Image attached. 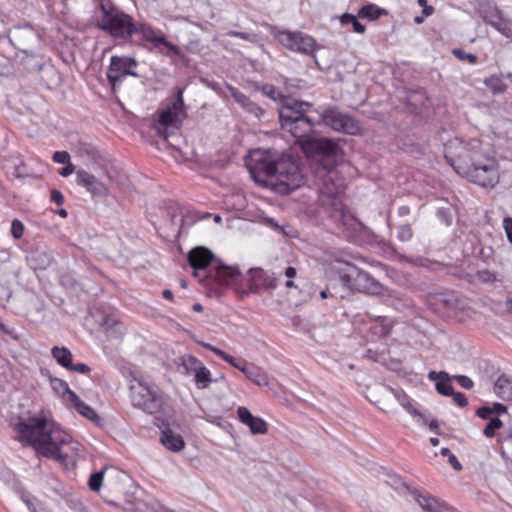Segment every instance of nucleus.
Masks as SVG:
<instances>
[{"label": "nucleus", "instance_id": "nucleus-1", "mask_svg": "<svg viewBox=\"0 0 512 512\" xmlns=\"http://www.w3.org/2000/svg\"><path fill=\"white\" fill-rule=\"evenodd\" d=\"M302 151L317 165L319 202L326 209L329 218L339 230L353 229L357 224L355 216L342 203L344 179L339 176L336 167L343 160V150L338 142L325 137L306 139L301 144Z\"/></svg>", "mask_w": 512, "mask_h": 512}, {"label": "nucleus", "instance_id": "nucleus-2", "mask_svg": "<svg viewBox=\"0 0 512 512\" xmlns=\"http://www.w3.org/2000/svg\"><path fill=\"white\" fill-rule=\"evenodd\" d=\"M445 158L459 175L481 187L493 188L499 182V164L478 139L451 143L445 148Z\"/></svg>", "mask_w": 512, "mask_h": 512}, {"label": "nucleus", "instance_id": "nucleus-3", "mask_svg": "<svg viewBox=\"0 0 512 512\" xmlns=\"http://www.w3.org/2000/svg\"><path fill=\"white\" fill-rule=\"evenodd\" d=\"M19 439L33 446L41 455L53 458L57 461H65L67 453L62 451V446L70 444L72 437L62 431L44 413L20 417L16 424Z\"/></svg>", "mask_w": 512, "mask_h": 512}, {"label": "nucleus", "instance_id": "nucleus-4", "mask_svg": "<svg viewBox=\"0 0 512 512\" xmlns=\"http://www.w3.org/2000/svg\"><path fill=\"white\" fill-rule=\"evenodd\" d=\"M249 170L255 181H262V176L269 178L271 185L282 194H288L304 184L300 163L289 154L255 152Z\"/></svg>", "mask_w": 512, "mask_h": 512}, {"label": "nucleus", "instance_id": "nucleus-5", "mask_svg": "<svg viewBox=\"0 0 512 512\" xmlns=\"http://www.w3.org/2000/svg\"><path fill=\"white\" fill-rule=\"evenodd\" d=\"M311 108V103L286 98L278 110L281 128L289 132L300 147L306 139L314 138L311 133L316 122L306 115Z\"/></svg>", "mask_w": 512, "mask_h": 512}, {"label": "nucleus", "instance_id": "nucleus-6", "mask_svg": "<svg viewBox=\"0 0 512 512\" xmlns=\"http://www.w3.org/2000/svg\"><path fill=\"white\" fill-rule=\"evenodd\" d=\"M10 43L18 50L16 58L30 72L39 71L38 54L42 46L40 33L30 24L14 27L9 34Z\"/></svg>", "mask_w": 512, "mask_h": 512}, {"label": "nucleus", "instance_id": "nucleus-7", "mask_svg": "<svg viewBox=\"0 0 512 512\" xmlns=\"http://www.w3.org/2000/svg\"><path fill=\"white\" fill-rule=\"evenodd\" d=\"M101 17L96 27L115 39L127 40L136 34V23L133 18L114 7L109 1L100 2Z\"/></svg>", "mask_w": 512, "mask_h": 512}, {"label": "nucleus", "instance_id": "nucleus-8", "mask_svg": "<svg viewBox=\"0 0 512 512\" xmlns=\"http://www.w3.org/2000/svg\"><path fill=\"white\" fill-rule=\"evenodd\" d=\"M130 397L134 407L154 414L160 411L164 403L163 395L155 386H150L141 379L130 382Z\"/></svg>", "mask_w": 512, "mask_h": 512}, {"label": "nucleus", "instance_id": "nucleus-9", "mask_svg": "<svg viewBox=\"0 0 512 512\" xmlns=\"http://www.w3.org/2000/svg\"><path fill=\"white\" fill-rule=\"evenodd\" d=\"M185 117L186 113L183 100V88L176 87L173 101L159 112V117L156 123L158 134L168 143V145L175 147V145L169 141V137L174 134H169L167 132V127H177Z\"/></svg>", "mask_w": 512, "mask_h": 512}, {"label": "nucleus", "instance_id": "nucleus-10", "mask_svg": "<svg viewBox=\"0 0 512 512\" xmlns=\"http://www.w3.org/2000/svg\"><path fill=\"white\" fill-rule=\"evenodd\" d=\"M320 122L336 132L349 135H356L361 130L360 123L355 118L335 106L327 107L322 112Z\"/></svg>", "mask_w": 512, "mask_h": 512}, {"label": "nucleus", "instance_id": "nucleus-11", "mask_svg": "<svg viewBox=\"0 0 512 512\" xmlns=\"http://www.w3.org/2000/svg\"><path fill=\"white\" fill-rule=\"evenodd\" d=\"M136 33L140 34L143 41L149 42L160 53L169 57L176 56L179 59H184L181 49L169 42L161 30L155 29L149 24L140 23L139 25L136 24Z\"/></svg>", "mask_w": 512, "mask_h": 512}, {"label": "nucleus", "instance_id": "nucleus-12", "mask_svg": "<svg viewBox=\"0 0 512 512\" xmlns=\"http://www.w3.org/2000/svg\"><path fill=\"white\" fill-rule=\"evenodd\" d=\"M138 66V62L131 57L112 56L107 71V78L113 90L121 84L126 76L137 77L134 69Z\"/></svg>", "mask_w": 512, "mask_h": 512}, {"label": "nucleus", "instance_id": "nucleus-13", "mask_svg": "<svg viewBox=\"0 0 512 512\" xmlns=\"http://www.w3.org/2000/svg\"><path fill=\"white\" fill-rule=\"evenodd\" d=\"M249 290H239L238 294L241 298L246 297L248 294H259L262 290H274L278 285V280L273 273L264 271L262 268H251L248 271Z\"/></svg>", "mask_w": 512, "mask_h": 512}, {"label": "nucleus", "instance_id": "nucleus-14", "mask_svg": "<svg viewBox=\"0 0 512 512\" xmlns=\"http://www.w3.org/2000/svg\"><path fill=\"white\" fill-rule=\"evenodd\" d=\"M277 40L292 51L312 55L315 51V40L302 32L282 31L276 36Z\"/></svg>", "mask_w": 512, "mask_h": 512}, {"label": "nucleus", "instance_id": "nucleus-15", "mask_svg": "<svg viewBox=\"0 0 512 512\" xmlns=\"http://www.w3.org/2000/svg\"><path fill=\"white\" fill-rule=\"evenodd\" d=\"M479 14L482 19L500 33L505 36H510L511 30V22L508 19H505L502 16L501 11L495 5H480Z\"/></svg>", "mask_w": 512, "mask_h": 512}, {"label": "nucleus", "instance_id": "nucleus-16", "mask_svg": "<svg viewBox=\"0 0 512 512\" xmlns=\"http://www.w3.org/2000/svg\"><path fill=\"white\" fill-rule=\"evenodd\" d=\"M207 276L218 284L233 285L241 277V272L236 266H228L217 261L214 266L210 268Z\"/></svg>", "mask_w": 512, "mask_h": 512}, {"label": "nucleus", "instance_id": "nucleus-17", "mask_svg": "<svg viewBox=\"0 0 512 512\" xmlns=\"http://www.w3.org/2000/svg\"><path fill=\"white\" fill-rule=\"evenodd\" d=\"M190 266L194 269L193 275L198 276L199 270H205L208 266L215 262L214 254L206 247L198 246L191 249L187 256Z\"/></svg>", "mask_w": 512, "mask_h": 512}, {"label": "nucleus", "instance_id": "nucleus-18", "mask_svg": "<svg viewBox=\"0 0 512 512\" xmlns=\"http://www.w3.org/2000/svg\"><path fill=\"white\" fill-rule=\"evenodd\" d=\"M76 182L85 187L93 196H105L107 194L106 186L94 175L83 169L76 171Z\"/></svg>", "mask_w": 512, "mask_h": 512}, {"label": "nucleus", "instance_id": "nucleus-19", "mask_svg": "<svg viewBox=\"0 0 512 512\" xmlns=\"http://www.w3.org/2000/svg\"><path fill=\"white\" fill-rule=\"evenodd\" d=\"M237 416L244 425L249 427L252 434L267 433L266 422L262 418L252 415L246 407H239L237 409Z\"/></svg>", "mask_w": 512, "mask_h": 512}, {"label": "nucleus", "instance_id": "nucleus-20", "mask_svg": "<svg viewBox=\"0 0 512 512\" xmlns=\"http://www.w3.org/2000/svg\"><path fill=\"white\" fill-rule=\"evenodd\" d=\"M355 286L360 292L372 295H378L382 291V285L364 271L357 272Z\"/></svg>", "mask_w": 512, "mask_h": 512}, {"label": "nucleus", "instance_id": "nucleus-21", "mask_svg": "<svg viewBox=\"0 0 512 512\" xmlns=\"http://www.w3.org/2000/svg\"><path fill=\"white\" fill-rule=\"evenodd\" d=\"M412 495L424 512H453L450 507L439 503L433 497L422 495L416 490L412 491Z\"/></svg>", "mask_w": 512, "mask_h": 512}, {"label": "nucleus", "instance_id": "nucleus-22", "mask_svg": "<svg viewBox=\"0 0 512 512\" xmlns=\"http://www.w3.org/2000/svg\"><path fill=\"white\" fill-rule=\"evenodd\" d=\"M51 253L45 250L35 249L27 256L28 265L34 270H45L52 263Z\"/></svg>", "mask_w": 512, "mask_h": 512}, {"label": "nucleus", "instance_id": "nucleus-23", "mask_svg": "<svg viewBox=\"0 0 512 512\" xmlns=\"http://www.w3.org/2000/svg\"><path fill=\"white\" fill-rule=\"evenodd\" d=\"M494 393L502 400H512V378L506 374L500 375L494 384Z\"/></svg>", "mask_w": 512, "mask_h": 512}, {"label": "nucleus", "instance_id": "nucleus-24", "mask_svg": "<svg viewBox=\"0 0 512 512\" xmlns=\"http://www.w3.org/2000/svg\"><path fill=\"white\" fill-rule=\"evenodd\" d=\"M50 385L53 391L65 402L71 403L72 400H77V395L69 388L66 381L60 378L50 377Z\"/></svg>", "mask_w": 512, "mask_h": 512}, {"label": "nucleus", "instance_id": "nucleus-25", "mask_svg": "<svg viewBox=\"0 0 512 512\" xmlns=\"http://www.w3.org/2000/svg\"><path fill=\"white\" fill-rule=\"evenodd\" d=\"M161 443L169 450L178 452L185 446L182 436L174 434L170 429L162 431Z\"/></svg>", "mask_w": 512, "mask_h": 512}, {"label": "nucleus", "instance_id": "nucleus-26", "mask_svg": "<svg viewBox=\"0 0 512 512\" xmlns=\"http://www.w3.org/2000/svg\"><path fill=\"white\" fill-rule=\"evenodd\" d=\"M370 330L377 337H387L392 330V321L388 317L378 316L371 322Z\"/></svg>", "mask_w": 512, "mask_h": 512}, {"label": "nucleus", "instance_id": "nucleus-27", "mask_svg": "<svg viewBox=\"0 0 512 512\" xmlns=\"http://www.w3.org/2000/svg\"><path fill=\"white\" fill-rule=\"evenodd\" d=\"M388 391L393 393L395 398L398 400V402L401 404V406L407 410L410 414L414 416H418L423 420V424H426V419L424 418L423 414L419 412L416 408L413 407V405L410 402L409 397L403 392L399 390H394L390 387H385Z\"/></svg>", "mask_w": 512, "mask_h": 512}, {"label": "nucleus", "instance_id": "nucleus-28", "mask_svg": "<svg viewBox=\"0 0 512 512\" xmlns=\"http://www.w3.org/2000/svg\"><path fill=\"white\" fill-rule=\"evenodd\" d=\"M51 354L56 362L65 369H69L72 364L73 355L66 347L54 346L51 349Z\"/></svg>", "mask_w": 512, "mask_h": 512}, {"label": "nucleus", "instance_id": "nucleus-29", "mask_svg": "<svg viewBox=\"0 0 512 512\" xmlns=\"http://www.w3.org/2000/svg\"><path fill=\"white\" fill-rule=\"evenodd\" d=\"M245 376L258 386L268 385L267 375L259 367L250 365L248 369H242Z\"/></svg>", "mask_w": 512, "mask_h": 512}, {"label": "nucleus", "instance_id": "nucleus-30", "mask_svg": "<svg viewBox=\"0 0 512 512\" xmlns=\"http://www.w3.org/2000/svg\"><path fill=\"white\" fill-rule=\"evenodd\" d=\"M72 406L77 410L78 413H80L82 416L86 417L89 420H96L99 419L98 414L96 411L84 403L78 396L77 400H72L71 403Z\"/></svg>", "mask_w": 512, "mask_h": 512}, {"label": "nucleus", "instance_id": "nucleus-31", "mask_svg": "<svg viewBox=\"0 0 512 512\" xmlns=\"http://www.w3.org/2000/svg\"><path fill=\"white\" fill-rule=\"evenodd\" d=\"M386 12L379 7H377L374 4H368L363 6L359 10V17L369 19V20H376L378 19L382 14H385Z\"/></svg>", "mask_w": 512, "mask_h": 512}, {"label": "nucleus", "instance_id": "nucleus-32", "mask_svg": "<svg viewBox=\"0 0 512 512\" xmlns=\"http://www.w3.org/2000/svg\"><path fill=\"white\" fill-rule=\"evenodd\" d=\"M194 379L198 388H207L212 382L210 371L203 365L194 374Z\"/></svg>", "mask_w": 512, "mask_h": 512}, {"label": "nucleus", "instance_id": "nucleus-33", "mask_svg": "<svg viewBox=\"0 0 512 512\" xmlns=\"http://www.w3.org/2000/svg\"><path fill=\"white\" fill-rule=\"evenodd\" d=\"M452 379L453 378L450 377L449 374L447 373V376L439 379V381L436 382V391L443 396H450V394L453 393L454 390L451 385Z\"/></svg>", "mask_w": 512, "mask_h": 512}, {"label": "nucleus", "instance_id": "nucleus-34", "mask_svg": "<svg viewBox=\"0 0 512 512\" xmlns=\"http://www.w3.org/2000/svg\"><path fill=\"white\" fill-rule=\"evenodd\" d=\"M108 470H109V468L106 467V468L90 475L89 481H88V486L92 491L97 492L100 490L102 483H103L104 474Z\"/></svg>", "mask_w": 512, "mask_h": 512}, {"label": "nucleus", "instance_id": "nucleus-35", "mask_svg": "<svg viewBox=\"0 0 512 512\" xmlns=\"http://www.w3.org/2000/svg\"><path fill=\"white\" fill-rule=\"evenodd\" d=\"M183 366L187 370L188 373H196L203 366V363L199 361L196 357L192 355H188L183 358Z\"/></svg>", "mask_w": 512, "mask_h": 512}, {"label": "nucleus", "instance_id": "nucleus-36", "mask_svg": "<svg viewBox=\"0 0 512 512\" xmlns=\"http://www.w3.org/2000/svg\"><path fill=\"white\" fill-rule=\"evenodd\" d=\"M503 426V422L499 418H491L483 430V434L492 438L495 435V431Z\"/></svg>", "mask_w": 512, "mask_h": 512}, {"label": "nucleus", "instance_id": "nucleus-37", "mask_svg": "<svg viewBox=\"0 0 512 512\" xmlns=\"http://www.w3.org/2000/svg\"><path fill=\"white\" fill-rule=\"evenodd\" d=\"M452 54L460 61H468L471 64H475L477 61V56L475 54L467 53L460 48L453 49Z\"/></svg>", "mask_w": 512, "mask_h": 512}, {"label": "nucleus", "instance_id": "nucleus-38", "mask_svg": "<svg viewBox=\"0 0 512 512\" xmlns=\"http://www.w3.org/2000/svg\"><path fill=\"white\" fill-rule=\"evenodd\" d=\"M413 236L412 228L409 224H403L399 227L397 238L402 242L409 241Z\"/></svg>", "mask_w": 512, "mask_h": 512}, {"label": "nucleus", "instance_id": "nucleus-39", "mask_svg": "<svg viewBox=\"0 0 512 512\" xmlns=\"http://www.w3.org/2000/svg\"><path fill=\"white\" fill-rule=\"evenodd\" d=\"M477 279L481 282V283H494L495 281H497V276L495 273L489 271V270H481V271H478L477 273Z\"/></svg>", "mask_w": 512, "mask_h": 512}, {"label": "nucleus", "instance_id": "nucleus-40", "mask_svg": "<svg viewBox=\"0 0 512 512\" xmlns=\"http://www.w3.org/2000/svg\"><path fill=\"white\" fill-rule=\"evenodd\" d=\"M24 232V226L21 221L14 219L11 224V234L15 239L22 237Z\"/></svg>", "mask_w": 512, "mask_h": 512}, {"label": "nucleus", "instance_id": "nucleus-41", "mask_svg": "<svg viewBox=\"0 0 512 512\" xmlns=\"http://www.w3.org/2000/svg\"><path fill=\"white\" fill-rule=\"evenodd\" d=\"M263 92H264V94H266L268 97H270L273 100L283 98V95L281 94V92L273 85H265L263 87Z\"/></svg>", "mask_w": 512, "mask_h": 512}, {"label": "nucleus", "instance_id": "nucleus-42", "mask_svg": "<svg viewBox=\"0 0 512 512\" xmlns=\"http://www.w3.org/2000/svg\"><path fill=\"white\" fill-rule=\"evenodd\" d=\"M452 378L455 379L459 383V385L465 389L469 390L472 389L474 386L473 381L468 376L454 375Z\"/></svg>", "mask_w": 512, "mask_h": 512}, {"label": "nucleus", "instance_id": "nucleus-43", "mask_svg": "<svg viewBox=\"0 0 512 512\" xmlns=\"http://www.w3.org/2000/svg\"><path fill=\"white\" fill-rule=\"evenodd\" d=\"M284 274L288 278L287 282L285 283V286L287 288L295 287L292 279L297 275V270L294 267L289 266L285 269Z\"/></svg>", "mask_w": 512, "mask_h": 512}, {"label": "nucleus", "instance_id": "nucleus-44", "mask_svg": "<svg viewBox=\"0 0 512 512\" xmlns=\"http://www.w3.org/2000/svg\"><path fill=\"white\" fill-rule=\"evenodd\" d=\"M450 396L453 397V401L456 405H458L459 407H465L467 406L468 404V400L466 398V396L461 393V392H455L453 390V393L450 394Z\"/></svg>", "mask_w": 512, "mask_h": 512}, {"label": "nucleus", "instance_id": "nucleus-45", "mask_svg": "<svg viewBox=\"0 0 512 512\" xmlns=\"http://www.w3.org/2000/svg\"><path fill=\"white\" fill-rule=\"evenodd\" d=\"M232 97L242 107H246V104H249V98L245 94H243L235 89H232Z\"/></svg>", "mask_w": 512, "mask_h": 512}, {"label": "nucleus", "instance_id": "nucleus-46", "mask_svg": "<svg viewBox=\"0 0 512 512\" xmlns=\"http://www.w3.org/2000/svg\"><path fill=\"white\" fill-rule=\"evenodd\" d=\"M53 160L57 163L66 164L70 162V155L66 151H56L53 155Z\"/></svg>", "mask_w": 512, "mask_h": 512}, {"label": "nucleus", "instance_id": "nucleus-47", "mask_svg": "<svg viewBox=\"0 0 512 512\" xmlns=\"http://www.w3.org/2000/svg\"><path fill=\"white\" fill-rule=\"evenodd\" d=\"M68 370L74 371V372H77L80 374H88L91 371V368L84 363H77V364L72 363Z\"/></svg>", "mask_w": 512, "mask_h": 512}, {"label": "nucleus", "instance_id": "nucleus-48", "mask_svg": "<svg viewBox=\"0 0 512 512\" xmlns=\"http://www.w3.org/2000/svg\"><path fill=\"white\" fill-rule=\"evenodd\" d=\"M249 113L254 114L256 117H260L264 114V110L260 108L258 105L249 100V104H246L244 107Z\"/></svg>", "mask_w": 512, "mask_h": 512}, {"label": "nucleus", "instance_id": "nucleus-49", "mask_svg": "<svg viewBox=\"0 0 512 512\" xmlns=\"http://www.w3.org/2000/svg\"><path fill=\"white\" fill-rule=\"evenodd\" d=\"M249 113L254 114L256 117H260L264 114V110L260 108L258 105L249 100V104H246L244 107Z\"/></svg>", "mask_w": 512, "mask_h": 512}, {"label": "nucleus", "instance_id": "nucleus-50", "mask_svg": "<svg viewBox=\"0 0 512 512\" xmlns=\"http://www.w3.org/2000/svg\"><path fill=\"white\" fill-rule=\"evenodd\" d=\"M476 415L482 419H489L492 415V410L490 406H482L479 407L476 411Z\"/></svg>", "mask_w": 512, "mask_h": 512}, {"label": "nucleus", "instance_id": "nucleus-51", "mask_svg": "<svg viewBox=\"0 0 512 512\" xmlns=\"http://www.w3.org/2000/svg\"><path fill=\"white\" fill-rule=\"evenodd\" d=\"M51 201L55 202L58 205H62L64 202V197L59 190L53 189L50 194Z\"/></svg>", "mask_w": 512, "mask_h": 512}, {"label": "nucleus", "instance_id": "nucleus-52", "mask_svg": "<svg viewBox=\"0 0 512 512\" xmlns=\"http://www.w3.org/2000/svg\"><path fill=\"white\" fill-rule=\"evenodd\" d=\"M504 228H505L508 240L512 243V218L506 217L504 219Z\"/></svg>", "mask_w": 512, "mask_h": 512}, {"label": "nucleus", "instance_id": "nucleus-53", "mask_svg": "<svg viewBox=\"0 0 512 512\" xmlns=\"http://www.w3.org/2000/svg\"><path fill=\"white\" fill-rule=\"evenodd\" d=\"M75 171V167L73 164H71L70 162L66 163V166L63 167L60 171H59V174L62 176V177H68L69 175H71L73 172Z\"/></svg>", "mask_w": 512, "mask_h": 512}, {"label": "nucleus", "instance_id": "nucleus-54", "mask_svg": "<svg viewBox=\"0 0 512 512\" xmlns=\"http://www.w3.org/2000/svg\"><path fill=\"white\" fill-rule=\"evenodd\" d=\"M491 407L492 414H503L507 412V407L501 403H493Z\"/></svg>", "mask_w": 512, "mask_h": 512}, {"label": "nucleus", "instance_id": "nucleus-55", "mask_svg": "<svg viewBox=\"0 0 512 512\" xmlns=\"http://www.w3.org/2000/svg\"><path fill=\"white\" fill-rule=\"evenodd\" d=\"M445 376H447V372H445V371H440V372L430 371L428 374V379L431 381L437 382V381H439V379H441Z\"/></svg>", "mask_w": 512, "mask_h": 512}, {"label": "nucleus", "instance_id": "nucleus-56", "mask_svg": "<svg viewBox=\"0 0 512 512\" xmlns=\"http://www.w3.org/2000/svg\"><path fill=\"white\" fill-rule=\"evenodd\" d=\"M213 352L226 362H232L233 360V357L231 355L227 354L225 351L219 348L213 349Z\"/></svg>", "mask_w": 512, "mask_h": 512}, {"label": "nucleus", "instance_id": "nucleus-57", "mask_svg": "<svg viewBox=\"0 0 512 512\" xmlns=\"http://www.w3.org/2000/svg\"><path fill=\"white\" fill-rule=\"evenodd\" d=\"M233 367L239 369L242 372V369H248L250 365H248L244 360L237 361L234 357L232 362H229Z\"/></svg>", "mask_w": 512, "mask_h": 512}, {"label": "nucleus", "instance_id": "nucleus-58", "mask_svg": "<svg viewBox=\"0 0 512 512\" xmlns=\"http://www.w3.org/2000/svg\"><path fill=\"white\" fill-rule=\"evenodd\" d=\"M448 461L455 470L460 471L462 469L461 463L454 454L450 455Z\"/></svg>", "mask_w": 512, "mask_h": 512}, {"label": "nucleus", "instance_id": "nucleus-59", "mask_svg": "<svg viewBox=\"0 0 512 512\" xmlns=\"http://www.w3.org/2000/svg\"><path fill=\"white\" fill-rule=\"evenodd\" d=\"M229 35L231 36H234V37H239V38H242L244 40H252L253 36L248 34V33H244V32H238V31H231L229 33Z\"/></svg>", "mask_w": 512, "mask_h": 512}, {"label": "nucleus", "instance_id": "nucleus-60", "mask_svg": "<svg viewBox=\"0 0 512 512\" xmlns=\"http://www.w3.org/2000/svg\"><path fill=\"white\" fill-rule=\"evenodd\" d=\"M356 20V17L351 14H343L340 18L342 24H352Z\"/></svg>", "mask_w": 512, "mask_h": 512}, {"label": "nucleus", "instance_id": "nucleus-61", "mask_svg": "<svg viewBox=\"0 0 512 512\" xmlns=\"http://www.w3.org/2000/svg\"><path fill=\"white\" fill-rule=\"evenodd\" d=\"M353 29L357 33H364L365 32V26L360 23L357 19L352 23Z\"/></svg>", "mask_w": 512, "mask_h": 512}, {"label": "nucleus", "instance_id": "nucleus-62", "mask_svg": "<svg viewBox=\"0 0 512 512\" xmlns=\"http://www.w3.org/2000/svg\"><path fill=\"white\" fill-rule=\"evenodd\" d=\"M11 296H12V292L8 288L3 287L0 290V299H4L5 301H8Z\"/></svg>", "mask_w": 512, "mask_h": 512}, {"label": "nucleus", "instance_id": "nucleus-63", "mask_svg": "<svg viewBox=\"0 0 512 512\" xmlns=\"http://www.w3.org/2000/svg\"><path fill=\"white\" fill-rule=\"evenodd\" d=\"M329 296L331 297H336V294L334 292L331 291V289L329 287H327L326 289L322 290L320 292V297L322 299H326L328 298Z\"/></svg>", "mask_w": 512, "mask_h": 512}, {"label": "nucleus", "instance_id": "nucleus-64", "mask_svg": "<svg viewBox=\"0 0 512 512\" xmlns=\"http://www.w3.org/2000/svg\"><path fill=\"white\" fill-rule=\"evenodd\" d=\"M433 11H434V8L432 6L426 5L423 7L422 13L425 17H428V16L432 15Z\"/></svg>", "mask_w": 512, "mask_h": 512}]
</instances>
